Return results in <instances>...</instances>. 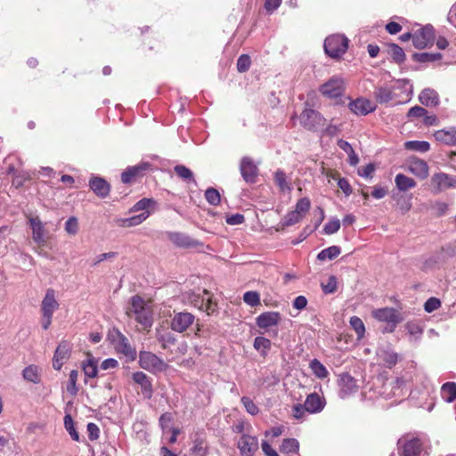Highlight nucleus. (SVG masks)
I'll return each mask as SVG.
<instances>
[{
  "label": "nucleus",
  "instance_id": "obj_6",
  "mask_svg": "<svg viewBox=\"0 0 456 456\" xmlns=\"http://www.w3.org/2000/svg\"><path fill=\"white\" fill-rule=\"evenodd\" d=\"M325 118L318 111L305 108L299 116L302 126L309 131H317L325 125Z\"/></svg>",
  "mask_w": 456,
  "mask_h": 456
},
{
  "label": "nucleus",
  "instance_id": "obj_13",
  "mask_svg": "<svg viewBox=\"0 0 456 456\" xmlns=\"http://www.w3.org/2000/svg\"><path fill=\"white\" fill-rule=\"evenodd\" d=\"M349 110L357 116H366L369 113L373 112L377 106L371 101L366 98H357L352 101L348 104Z\"/></svg>",
  "mask_w": 456,
  "mask_h": 456
},
{
  "label": "nucleus",
  "instance_id": "obj_23",
  "mask_svg": "<svg viewBox=\"0 0 456 456\" xmlns=\"http://www.w3.org/2000/svg\"><path fill=\"white\" fill-rule=\"evenodd\" d=\"M148 216L149 212L145 211L130 217L117 218L115 223L118 227L128 228L141 224L144 220L148 218Z\"/></svg>",
  "mask_w": 456,
  "mask_h": 456
},
{
  "label": "nucleus",
  "instance_id": "obj_47",
  "mask_svg": "<svg viewBox=\"0 0 456 456\" xmlns=\"http://www.w3.org/2000/svg\"><path fill=\"white\" fill-rule=\"evenodd\" d=\"M205 198L207 201L213 206H217L221 201L220 193L214 188H208L205 191Z\"/></svg>",
  "mask_w": 456,
  "mask_h": 456
},
{
  "label": "nucleus",
  "instance_id": "obj_31",
  "mask_svg": "<svg viewBox=\"0 0 456 456\" xmlns=\"http://www.w3.org/2000/svg\"><path fill=\"white\" fill-rule=\"evenodd\" d=\"M395 183L396 188L400 191H406L416 186V182L411 177H409L403 174H397L395 177Z\"/></svg>",
  "mask_w": 456,
  "mask_h": 456
},
{
  "label": "nucleus",
  "instance_id": "obj_19",
  "mask_svg": "<svg viewBox=\"0 0 456 456\" xmlns=\"http://www.w3.org/2000/svg\"><path fill=\"white\" fill-rule=\"evenodd\" d=\"M59 308V303L55 298V291L48 289L41 303L42 314L53 315V313Z\"/></svg>",
  "mask_w": 456,
  "mask_h": 456
},
{
  "label": "nucleus",
  "instance_id": "obj_7",
  "mask_svg": "<svg viewBox=\"0 0 456 456\" xmlns=\"http://www.w3.org/2000/svg\"><path fill=\"white\" fill-rule=\"evenodd\" d=\"M190 302L199 310L206 312L208 315L216 311V304L213 302L210 293L207 289H204L201 294H191Z\"/></svg>",
  "mask_w": 456,
  "mask_h": 456
},
{
  "label": "nucleus",
  "instance_id": "obj_43",
  "mask_svg": "<svg viewBox=\"0 0 456 456\" xmlns=\"http://www.w3.org/2000/svg\"><path fill=\"white\" fill-rule=\"evenodd\" d=\"M389 54L396 63H402L405 60V53L402 47L395 44L389 45Z\"/></svg>",
  "mask_w": 456,
  "mask_h": 456
},
{
  "label": "nucleus",
  "instance_id": "obj_59",
  "mask_svg": "<svg viewBox=\"0 0 456 456\" xmlns=\"http://www.w3.org/2000/svg\"><path fill=\"white\" fill-rule=\"evenodd\" d=\"M441 306V302L436 297H430L428 298L425 305L424 309L428 313H432L435 310H437Z\"/></svg>",
  "mask_w": 456,
  "mask_h": 456
},
{
  "label": "nucleus",
  "instance_id": "obj_8",
  "mask_svg": "<svg viewBox=\"0 0 456 456\" xmlns=\"http://www.w3.org/2000/svg\"><path fill=\"white\" fill-rule=\"evenodd\" d=\"M430 183L432 191L439 193L451 188H456V176L440 172L433 175Z\"/></svg>",
  "mask_w": 456,
  "mask_h": 456
},
{
  "label": "nucleus",
  "instance_id": "obj_64",
  "mask_svg": "<svg viewBox=\"0 0 456 456\" xmlns=\"http://www.w3.org/2000/svg\"><path fill=\"white\" fill-rule=\"evenodd\" d=\"M30 178V175L28 172L18 173L15 177H13V184L17 187L22 186L23 183Z\"/></svg>",
  "mask_w": 456,
  "mask_h": 456
},
{
  "label": "nucleus",
  "instance_id": "obj_34",
  "mask_svg": "<svg viewBox=\"0 0 456 456\" xmlns=\"http://www.w3.org/2000/svg\"><path fill=\"white\" fill-rule=\"evenodd\" d=\"M378 355L383 363L388 368L395 366L398 361V354L390 350L380 349Z\"/></svg>",
  "mask_w": 456,
  "mask_h": 456
},
{
  "label": "nucleus",
  "instance_id": "obj_21",
  "mask_svg": "<svg viewBox=\"0 0 456 456\" xmlns=\"http://www.w3.org/2000/svg\"><path fill=\"white\" fill-rule=\"evenodd\" d=\"M407 168L412 175L421 180L426 179L428 176V166L427 162L422 159H412L410 160Z\"/></svg>",
  "mask_w": 456,
  "mask_h": 456
},
{
  "label": "nucleus",
  "instance_id": "obj_60",
  "mask_svg": "<svg viewBox=\"0 0 456 456\" xmlns=\"http://www.w3.org/2000/svg\"><path fill=\"white\" fill-rule=\"evenodd\" d=\"M427 110L420 106H414L411 108L407 113L408 118H421L426 116Z\"/></svg>",
  "mask_w": 456,
  "mask_h": 456
},
{
  "label": "nucleus",
  "instance_id": "obj_45",
  "mask_svg": "<svg viewBox=\"0 0 456 456\" xmlns=\"http://www.w3.org/2000/svg\"><path fill=\"white\" fill-rule=\"evenodd\" d=\"M158 341L161 344L163 349H168L176 342L175 337L171 332H166L158 336Z\"/></svg>",
  "mask_w": 456,
  "mask_h": 456
},
{
  "label": "nucleus",
  "instance_id": "obj_53",
  "mask_svg": "<svg viewBox=\"0 0 456 456\" xmlns=\"http://www.w3.org/2000/svg\"><path fill=\"white\" fill-rule=\"evenodd\" d=\"M311 203L307 198H301L296 204L295 211L304 216L308 212Z\"/></svg>",
  "mask_w": 456,
  "mask_h": 456
},
{
  "label": "nucleus",
  "instance_id": "obj_50",
  "mask_svg": "<svg viewBox=\"0 0 456 456\" xmlns=\"http://www.w3.org/2000/svg\"><path fill=\"white\" fill-rule=\"evenodd\" d=\"M250 64V57L248 54H242L237 61V69L240 73L246 72L249 69Z\"/></svg>",
  "mask_w": 456,
  "mask_h": 456
},
{
  "label": "nucleus",
  "instance_id": "obj_16",
  "mask_svg": "<svg viewBox=\"0 0 456 456\" xmlns=\"http://www.w3.org/2000/svg\"><path fill=\"white\" fill-rule=\"evenodd\" d=\"M132 379L134 383L141 387V391L144 398L151 399L153 395L151 379L142 371L133 373Z\"/></svg>",
  "mask_w": 456,
  "mask_h": 456
},
{
  "label": "nucleus",
  "instance_id": "obj_35",
  "mask_svg": "<svg viewBox=\"0 0 456 456\" xmlns=\"http://www.w3.org/2000/svg\"><path fill=\"white\" fill-rule=\"evenodd\" d=\"M441 396L447 402L452 403L456 399V383L447 382L442 386Z\"/></svg>",
  "mask_w": 456,
  "mask_h": 456
},
{
  "label": "nucleus",
  "instance_id": "obj_44",
  "mask_svg": "<svg viewBox=\"0 0 456 456\" xmlns=\"http://www.w3.org/2000/svg\"><path fill=\"white\" fill-rule=\"evenodd\" d=\"M64 427H65L66 430L68 431V433L69 434L70 437L74 441L78 442L79 441V434L75 428V424H74V421H73L71 416L69 414L64 417Z\"/></svg>",
  "mask_w": 456,
  "mask_h": 456
},
{
  "label": "nucleus",
  "instance_id": "obj_40",
  "mask_svg": "<svg viewBox=\"0 0 456 456\" xmlns=\"http://www.w3.org/2000/svg\"><path fill=\"white\" fill-rule=\"evenodd\" d=\"M271 341L265 337H256L254 340V348L258 351L261 355L265 356L271 348Z\"/></svg>",
  "mask_w": 456,
  "mask_h": 456
},
{
  "label": "nucleus",
  "instance_id": "obj_27",
  "mask_svg": "<svg viewBox=\"0 0 456 456\" xmlns=\"http://www.w3.org/2000/svg\"><path fill=\"white\" fill-rule=\"evenodd\" d=\"M435 137L437 141L445 144L456 145V127L439 130L435 133Z\"/></svg>",
  "mask_w": 456,
  "mask_h": 456
},
{
  "label": "nucleus",
  "instance_id": "obj_46",
  "mask_svg": "<svg viewBox=\"0 0 456 456\" xmlns=\"http://www.w3.org/2000/svg\"><path fill=\"white\" fill-rule=\"evenodd\" d=\"M350 325L354 330L358 338H362L365 332V327L362 321L357 316H353L350 318Z\"/></svg>",
  "mask_w": 456,
  "mask_h": 456
},
{
  "label": "nucleus",
  "instance_id": "obj_33",
  "mask_svg": "<svg viewBox=\"0 0 456 456\" xmlns=\"http://www.w3.org/2000/svg\"><path fill=\"white\" fill-rule=\"evenodd\" d=\"M338 146L348 155V162L351 166H356L358 164L359 158L348 142L339 139L338 141Z\"/></svg>",
  "mask_w": 456,
  "mask_h": 456
},
{
  "label": "nucleus",
  "instance_id": "obj_48",
  "mask_svg": "<svg viewBox=\"0 0 456 456\" xmlns=\"http://www.w3.org/2000/svg\"><path fill=\"white\" fill-rule=\"evenodd\" d=\"M243 301L252 307L260 305V295L256 291H247L243 295Z\"/></svg>",
  "mask_w": 456,
  "mask_h": 456
},
{
  "label": "nucleus",
  "instance_id": "obj_2",
  "mask_svg": "<svg viewBox=\"0 0 456 456\" xmlns=\"http://www.w3.org/2000/svg\"><path fill=\"white\" fill-rule=\"evenodd\" d=\"M402 456H425L424 444L421 438L406 435L398 440Z\"/></svg>",
  "mask_w": 456,
  "mask_h": 456
},
{
  "label": "nucleus",
  "instance_id": "obj_22",
  "mask_svg": "<svg viewBox=\"0 0 456 456\" xmlns=\"http://www.w3.org/2000/svg\"><path fill=\"white\" fill-rule=\"evenodd\" d=\"M304 404L306 412L317 413L323 409L325 403L318 394L313 393L306 397Z\"/></svg>",
  "mask_w": 456,
  "mask_h": 456
},
{
  "label": "nucleus",
  "instance_id": "obj_24",
  "mask_svg": "<svg viewBox=\"0 0 456 456\" xmlns=\"http://www.w3.org/2000/svg\"><path fill=\"white\" fill-rule=\"evenodd\" d=\"M419 101L427 107H436L440 102L438 93L431 88L422 90L419 95Z\"/></svg>",
  "mask_w": 456,
  "mask_h": 456
},
{
  "label": "nucleus",
  "instance_id": "obj_39",
  "mask_svg": "<svg viewBox=\"0 0 456 456\" xmlns=\"http://www.w3.org/2000/svg\"><path fill=\"white\" fill-rule=\"evenodd\" d=\"M404 147L410 151L427 152L430 149V144L426 141H408L404 143Z\"/></svg>",
  "mask_w": 456,
  "mask_h": 456
},
{
  "label": "nucleus",
  "instance_id": "obj_25",
  "mask_svg": "<svg viewBox=\"0 0 456 456\" xmlns=\"http://www.w3.org/2000/svg\"><path fill=\"white\" fill-rule=\"evenodd\" d=\"M89 186L94 191V192L101 198L107 197L110 192L109 183L104 179L100 177L92 178L89 182Z\"/></svg>",
  "mask_w": 456,
  "mask_h": 456
},
{
  "label": "nucleus",
  "instance_id": "obj_61",
  "mask_svg": "<svg viewBox=\"0 0 456 456\" xmlns=\"http://www.w3.org/2000/svg\"><path fill=\"white\" fill-rule=\"evenodd\" d=\"M117 252L102 253L96 256L93 260V265H98L100 263L105 260H110L117 256Z\"/></svg>",
  "mask_w": 456,
  "mask_h": 456
},
{
  "label": "nucleus",
  "instance_id": "obj_20",
  "mask_svg": "<svg viewBox=\"0 0 456 456\" xmlns=\"http://www.w3.org/2000/svg\"><path fill=\"white\" fill-rule=\"evenodd\" d=\"M70 347L69 345L63 341L61 342L55 350L53 358V367L54 370H61L64 360L69 357Z\"/></svg>",
  "mask_w": 456,
  "mask_h": 456
},
{
  "label": "nucleus",
  "instance_id": "obj_41",
  "mask_svg": "<svg viewBox=\"0 0 456 456\" xmlns=\"http://www.w3.org/2000/svg\"><path fill=\"white\" fill-rule=\"evenodd\" d=\"M274 182L281 191H290L291 186L288 183L286 175L281 170H277L274 174Z\"/></svg>",
  "mask_w": 456,
  "mask_h": 456
},
{
  "label": "nucleus",
  "instance_id": "obj_58",
  "mask_svg": "<svg viewBox=\"0 0 456 456\" xmlns=\"http://www.w3.org/2000/svg\"><path fill=\"white\" fill-rule=\"evenodd\" d=\"M416 57L419 61L420 62H430V61H436L442 58V54L440 53H423L419 54H416Z\"/></svg>",
  "mask_w": 456,
  "mask_h": 456
},
{
  "label": "nucleus",
  "instance_id": "obj_54",
  "mask_svg": "<svg viewBox=\"0 0 456 456\" xmlns=\"http://www.w3.org/2000/svg\"><path fill=\"white\" fill-rule=\"evenodd\" d=\"M65 231L71 235H75L77 233L78 221L75 216H71L66 221Z\"/></svg>",
  "mask_w": 456,
  "mask_h": 456
},
{
  "label": "nucleus",
  "instance_id": "obj_49",
  "mask_svg": "<svg viewBox=\"0 0 456 456\" xmlns=\"http://www.w3.org/2000/svg\"><path fill=\"white\" fill-rule=\"evenodd\" d=\"M141 170L140 167H131L126 168L121 175V180L124 183H129Z\"/></svg>",
  "mask_w": 456,
  "mask_h": 456
},
{
  "label": "nucleus",
  "instance_id": "obj_55",
  "mask_svg": "<svg viewBox=\"0 0 456 456\" xmlns=\"http://www.w3.org/2000/svg\"><path fill=\"white\" fill-rule=\"evenodd\" d=\"M241 403L245 407L246 411L251 415H256L259 411L258 407L254 403V402L247 396H243L241 398Z\"/></svg>",
  "mask_w": 456,
  "mask_h": 456
},
{
  "label": "nucleus",
  "instance_id": "obj_51",
  "mask_svg": "<svg viewBox=\"0 0 456 456\" xmlns=\"http://www.w3.org/2000/svg\"><path fill=\"white\" fill-rule=\"evenodd\" d=\"M303 216L300 214L293 210L286 215V216L284 217L283 224L285 226H290L300 222Z\"/></svg>",
  "mask_w": 456,
  "mask_h": 456
},
{
  "label": "nucleus",
  "instance_id": "obj_5",
  "mask_svg": "<svg viewBox=\"0 0 456 456\" xmlns=\"http://www.w3.org/2000/svg\"><path fill=\"white\" fill-rule=\"evenodd\" d=\"M319 91L323 96L337 100L344 94L345 80L342 77L333 76L320 86Z\"/></svg>",
  "mask_w": 456,
  "mask_h": 456
},
{
  "label": "nucleus",
  "instance_id": "obj_62",
  "mask_svg": "<svg viewBox=\"0 0 456 456\" xmlns=\"http://www.w3.org/2000/svg\"><path fill=\"white\" fill-rule=\"evenodd\" d=\"M77 377H78L77 370H73L70 371L69 379V386L68 387V391L70 392L71 394H76L77 393L76 383H77Z\"/></svg>",
  "mask_w": 456,
  "mask_h": 456
},
{
  "label": "nucleus",
  "instance_id": "obj_4",
  "mask_svg": "<svg viewBox=\"0 0 456 456\" xmlns=\"http://www.w3.org/2000/svg\"><path fill=\"white\" fill-rule=\"evenodd\" d=\"M139 365L141 368L151 372L165 371L168 365L161 358L151 352L142 351L139 354Z\"/></svg>",
  "mask_w": 456,
  "mask_h": 456
},
{
  "label": "nucleus",
  "instance_id": "obj_3",
  "mask_svg": "<svg viewBox=\"0 0 456 456\" xmlns=\"http://www.w3.org/2000/svg\"><path fill=\"white\" fill-rule=\"evenodd\" d=\"M348 48V39L343 35H332L324 41V51L331 58H338Z\"/></svg>",
  "mask_w": 456,
  "mask_h": 456
},
{
  "label": "nucleus",
  "instance_id": "obj_17",
  "mask_svg": "<svg viewBox=\"0 0 456 456\" xmlns=\"http://www.w3.org/2000/svg\"><path fill=\"white\" fill-rule=\"evenodd\" d=\"M281 320V314L278 312H265L256 318V323L258 328L268 330L276 327Z\"/></svg>",
  "mask_w": 456,
  "mask_h": 456
},
{
  "label": "nucleus",
  "instance_id": "obj_28",
  "mask_svg": "<svg viewBox=\"0 0 456 456\" xmlns=\"http://www.w3.org/2000/svg\"><path fill=\"white\" fill-rule=\"evenodd\" d=\"M374 97L380 103H387L395 98L394 87L379 86L375 89Z\"/></svg>",
  "mask_w": 456,
  "mask_h": 456
},
{
  "label": "nucleus",
  "instance_id": "obj_15",
  "mask_svg": "<svg viewBox=\"0 0 456 456\" xmlns=\"http://www.w3.org/2000/svg\"><path fill=\"white\" fill-rule=\"evenodd\" d=\"M167 238L170 241H172L175 246L179 248H197L198 246H202V243L195 240L189 235L182 232H168Z\"/></svg>",
  "mask_w": 456,
  "mask_h": 456
},
{
  "label": "nucleus",
  "instance_id": "obj_11",
  "mask_svg": "<svg viewBox=\"0 0 456 456\" xmlns=\"http://www.w3.org/2000/svg\"><path fill=\"white\" fill-rule=\"evenodd\" d=\"M195 317L188 312L175 313L171 321V329L174 331L182 333L185 331L193 322Z\"/></svg>",
  "mask_w": 456,
  "mask_h": 456
},
{
  "label": "nucleus",
  "instance_id": "obj_12",
  "mask_svg": "<svg viewBox=\"0 0 456 456\" xmlns=\"http://www.w3.org/2000/svg\"><path fill=\"white\" fill-rule=\"evenodd\" d=\"M237 445L241 456H253L259 447L257 437L246 434L240 436Z\"/></svg>",
  "mask_w": 456,
  "mask_h": 456
},
{
  "label": "nucleus",
  "instance_id": "obj_30",
  "mask_svg": "<svg viewBox=\"0 0 456 456\" xmlns=\"http://www.w3.org/2000/svg\"><path fill=\"white\" fill-rule=\"evenodd\" d=\"M83 370L86 377L95 378L98 372V360L91 354H87V358L83 362Z\"/></svg>",
  "mask_w": 456,
  "mask_h": 456
},
{
  "label": "nucleus",
  "instance_id": "obj_29",
  "mask_svg": "<svg viewBox=\"0 0 456 456\" xmlns=\"http://www.w3.org/2000/svg\"><path fill=\"white\" fill-rule=\"evenodd\" d=\"M22 377L28 382L38 384L41 381L40 368L35 364H30L22 370Z\"/></svg>",
  "mask_w": 456,
  "mask_h": 456
},
{
  "label": "nucleus",
  "instance_id": "obj_26",
  "mask_svg": "<svg viewBox=\"0 0 456 456\" xmlns=\"http://www.w3.org/2000/svg\"><path fill=\"white\" fill-rule=\"evenodd\" d=\"M373 316L380 321L395 324L398 322L397 314L393 308H381L373 312Z\"/></svg>",
  "mask_w": 456,
  "mask_h": 456
},
{
  "label": "nucleus",
  "instance_id": "obj_57",
  "mask_svg": "<svg viewBox=\"0 0 456 456\" xmlns=\"http://www.w3.org/2000/svg\"><path fill=\"white\" fill-rule=\"evenodd\" d=\"M154 201L151 199L143 198L136 202L133 208L130 209V212H138L143 210V212L147 211V208L152 204Z\"/></svg>",
  "mask_w": 456,
  "mask_h": 456
},
{
  "label": "nucleus",
  "instance_id": "obj_38",
  "mask_svg": "<svg viewBox=\"0 0 456 456\" xmlns=\"http://www.w3.org/2000/svg\"><path fill=\"white\" fill-rule=\"evenodd\" d=\"M341 252L338 246H331L322 249L317 256L318 260L325 261L327 259L332 260L336 258Z\"/></svg>",
  "mask_w": 456,
  "mask_h": 456
},
{
  "label": "nucleus",
  "instance_id": "obj_42",
  "mask_svg": "<svg viewBox=\"0 0 456 456\" xmlns=\"http://www.w3.org/2000/svg\"><path fill=\"white\" fill-rule=\"evenodd\" d=\"M175 173L183 181L195 183L192 172L183 165H177L174 167Z\"/></svg>",
  "mask_w": 456,
  "mask_h": 456
},
{
  "label": "nucleus",
  "instance_id": "obj_56",
  "mask_svg": "<svg viewBox=\"0 0 456 456\" xmlns=\"http://www.w3.org/2000/svg\"><path fill=\"white\" fill-rule=\"evenodd\" d=\"M340 228V221L338 218L330 220L323 227V232L326 234H333Z\"/></svg>",
  "mask_w": 456,
  "mask_h": 456
},
{
  "label": "nucleus",
  "instance_id": "obj_37",
  "mask_svg": "<svg viewBox=\"0 0 456 456\" xmlns=\"http://www.w3.org/2000/svg\"><path fill=\"white\" fill-rule=\"evenodd\" d=\"M310 369L313 371V373L318 378V379H325L329 375V371L326 369V367L317 359H314L310 362Z\"/></svg>",
  "mask_w": 456,
  "mask_h": 456
},
{
  "label": "nucleus",
  "instance_id": "obj_36",
  "mask_svg": "<svg viewBox=\"0 0 456 456\" xmlns=\"http://www.w3.org/2000/svg\"><path fill=\"white\" fill-rule=\"evenodd\" d=\"M299 450V443L295 438H286L282 441L281 445L280 446V451L281 453L289 454V453H297Z\"/></svg>",
  "mask_w": 456,
  "mask_h": 456
},
{
  "label": "nucleus",
  "instance_id": "obj_10",
  "mask_svg": "<svg viewBox=\"0 0 456 456\" xmlns=\"http://www.w3.org/2000/svg\"><path fill=\"white\" fill-rule=\"evenodd\" d=\"M240 174L248 183H254L258 175V167L249 157H243L240 165Z\"/></svg>",
  "mask_w": 456,
  "mask_h": 456
},
{
  "label": "nucleus",
  "instance_id": "obj_14",
  "mask_svg": "<svg viewBox=\"0 0 456 456\" xmlns=\"http://www.w3.org/2000/svg\"><path fill=\"white\" fill-rule=\"evenodd\" d=\"M339 396L347 397L358 390L356 380L349 374H341L338 380Z\"/></svg>",
  "mask_w": 456,
  "mask_h": 456
},
{
  "label": "nucleus",
  "instance_id": "obj_9",
  "mask_svg": "<svg viewBox=\"0 0 456 456\" xmlns=\"http://www.w3.org/2000/svg\"><path fill=\"white\" fill-rule=\"evenodd\" d=\"M435 41L434 28L430 25H427L418 30L412 37V42L416 48L424 49L431 45Z\"/></svg>",
  "mask_w": 456,
  "mask_h": 456
},
{
  "label": "nucleus",
  "instance_id": "obj_18",
  "mask_svg": "<svg viewBox=\"0 0 456 456\" xmlns=\"http://www.w3.org/2000/svg\"><path fill=\"white\" fill-rule=\"evenodd\" d=\"M28 224L32 230L33 240L38 245H43L45 242V224L42 223L39 216H30L28 217Z\"/></svg>",
  "mask_w": 456,
  "mask_h": 456
},
{
  "label": "nucleus",
  "instance_id": "obj_52",
  "mask_svg": "<svg viewBox=\"0 0 456 456\" xmlns=\"http://www.w3.org/2000/svg\"><path fill=\"white\" fill-rule=\"evenodd\" d=\"M322 291L325 294H332L337 290V278L330 276L326 283H322Z\"/></svg>",
  "mask_w": 456,
  "mask_h": 456
},
{
  "label": "nucleus",
  "instance_id": "obj_63",
  "mask_svg": "<svg viewBox=\"0 0 456 456\" xmlns=\"http://www.w3.org/2000/svg\"><path fill=\"white\" fill-rule=\"evenodd\" d=\"M87 432H88V436H89L90 440L94 441L99 438L100 429L96 424L92 423V422L88 423L87 424Z\"/></svg>",
  "mask_w": 456,
  "mask_h": 456
},
{
  "label": "nucleus",
  "instance_id": "obj_1",
  "mask_svg": "<svg viewBox=\"0 0 456 456\" xmlns=\"http://www.w3.org/2000/svg\"><path fill=\"white\" fill-rule=\"evenodd\" d=\"M133 314L135 320L144 328L152 324L151 309L149 303L145 302L140 296H134L131 298V305L127 312Z\"/></svg>",
  "mask_w": 456,
  "mask_h": 456
},
{
  "label": "nucleus",
  "instance_id": "obj_32",
  "mask_svg": "<svg viewBox=\"0 0 456 456\" xmlns=\"http://www.w3.org/2000/svg\"><path fill=\"white\" fill-rule=\"evenodd\" d=\"M117 348L120 353L124 354L126 356L130 357L131 359L135 358V349H134L131 346L128 339L122 334L118 335Z\"/></svg>",
  "mask_w": 456,
  "mask_h": 456
}]
</instances>
